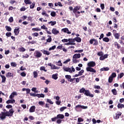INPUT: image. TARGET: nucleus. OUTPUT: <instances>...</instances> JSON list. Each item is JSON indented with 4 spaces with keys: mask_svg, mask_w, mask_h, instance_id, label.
I'll return each instance as SVG.
<instances>
[{
    "mask_svg": "<svg viewBox=\"0 0 124 124\" xmlns=\"http://www.w3.org/2000/svg\"><path fill=\"white\" fill-rule=\"evenodd\" d=\"M3 111L0 113V119L1 121L6 119V117H12L13 114H14V109L13 108L9 109V111L5 109H3Z\"/></svg>",
    "mask_w": 124,
    "mask_h": 124,
    "instance_id": "obj_1",
    "label": "nucleus"
},
{
    "mask_svg": "<svg viewBox=\"0 0 124 124\" xmlns=\"http://www.w3.org/2000/svg\"><path fill=\"white\" fill-rule=\"evenodd\" d=\"M79 93H84L86 96H90V97H93L94 95L91 93L90 90H86L85 88H82L79 90Z\"/></svg>",
    "mask_w": 124,
    "mask_h": 124,
    "instance_id": "obj_2",
    "label": "nucleus"
},
{
    "mask_svg": "<svg viewBox=\"0 0 124 124\" xmlns=\"http://www.w3.org/2000/svg\"><path fill=\"white\" fill-rule=\"evenodd\" d=\"M72 68V70H71ZM63 69L64 71L66 72H69V73H72V72H75V68L73 67V66L71 67V68L69 67H63Z\"/></svg>",
    "mask_w": 124,
    "mask_h": 124,
    "instance_id": "obj_3",
    "label": "nucleus"
},
{
    "mask_svg": "<svg viewBox=\"0 0 124 124\" xmlns=\"http://www.w3.org/2000/svg\"><path fill=\"white\" fill-rule=\"evenodd\" d=\"M90 43L93 44V46H96V45H98V41L95 39H92L90 40Z\"/></svg>",
    "mask_w": 124,
    "mask_h": 124,
    "instance_id": "obj_4",
    "label": "nucleus"
},
{
    "mask_svg": "<svg viewBox=\"0 0 124 124\" xmlns=\"http://www.w3.org/2000/svg\"><path fill=\"white\" fill-rule=\"evenodd\" d=\"M86 70L89 72H92V74H93V73H96V70H95L92 67H87L86 68Z\"/></svg>",
    "mask_w": 124,
    "mask_h": 124,
    "instance_id": "obj_5",
    "label": "nucleus"
},
{
    "mask_svg": "<svg viewBox=\"0 0 124 124\" xmlns=\"http://www.w3.org/2000/svg\"><path fill=\"white\" fill-rule=\"evenodd\" d=\"M79 108L81 109H88V106H82L81 105H78L75 107V110L78 111Z\"/></svg>",
    "mask_w": 124,
    "mask_h": 124,
    "instance_id": "obj_6",
    "label": "nucleus"
},
{
    "mask_svg": "<svg viewBox=\"0 0 124 124\" xmlns=\"http://www.w3.org/2000/svg\"><path fill=\"white\" fill-rule=\"evenodd\" d=\"M34 56L37 58H41L42 57V53L38 50H36L34 53Z\"/></svg>",
    "mask_w": 124,
    "mask_h": 124,
    "instance_id": "obj_7",
    "label": "nucleus"
},
{
    "mask_svg": "<svg viewBox=\"0 0 124 124\" xmlns=\"http://www.w3.org/2000/svg\"><path fill=\"white\" fill-rule=\"evenodd\" d=\"M80 8H78V6L75 7L74 9H73V12L74 14H75L76 18H78V17L80 16V15H77V11Z\"/></svg>",
    "mask_w": 124,
    "mask_h": 124,
    "instance_id": "obj_8",
    "label": "nucleus"
},
{
    "mask_svg": "<svg viewBox=\"0 0 124 124\" xmlns=\"http://www.w3.org/2000/svg\"><path fill=\"white\" fill-rule=\"evenodd\" d=\"M87 65L88 67H94V66L96 65V63L95 62L91 61L87 63Z\"/></svg>",
    "mask_w": 124,
    "mask_h": 124,
    "instance_id": "obj_9",
    "label": "nucleus"
},
{
    "mask_svg": "<svg viewBox=\"0 0 124 124\" xmlns=\"http://www.w3.org/2000/svg\"><path fill=\"white\" fill-rule=\"evenodd\" d=\"M20 32V27H16L14 30V33L15 35H18Z\"/></svg>",
    "mask_w": 124,
    "mask_h": 124,
    "instance_id": "obj_10",
    "label": "nucleus"
},
{
    "mask_svg": "<svg viewBox=\"0 0 124 124\" xmlns=\"http://www.w3.org/2000/svg\"><path fill=\"white\" fill-rule=\"evenodd\" d=\"M15 100L14 99H11L9 100H8L6 103H7V104H13L14 103H15Z\"/></svg>",
    "mask_w": 124,
    "mask_h": 124,
    "instance_id": "obj_11",
    "label": "nucleus"
},
{
    "mask_svg": "<svg viewBox=\"0 0 124 124\" xmlns=\"http://www.w3.org/2000/svg\"><path fill=\"white\" fill-rule=\"evenodd\" d=\"M81 58V54L80 53H76L73 56V59H80Z\"/></svg>",
    "mask_w": 124,
    "mask_h": 124,
    "instance_id": "obj_12",
    "label": "nucleus"
},
{
    "mask_svg": "<svg viewBox=\"0 0 124 124\" xmlns=\"http://www.w3.org/2000/svg\"><path fill=\"white\" fill-rule=\"evenodd\" d=\"M41 52L44 54V55H46L47 56H49L50 54H51V52L45 50V49H43L41 50Z\"/></svg>",
    "mask_w": 124,
    "mask_h": 124,
    "instance_id": "obj_13",
    "label": "nucleus"
},
{
    "mask_svg": "<svg viewBox=\"0 0 124 124\" xmlns=\"http://www.w3.org/2000/svg\"><path fill=\"white\" fill-rule=\"evenodd\" d=\"M15 95H17V92H13L9 96L10 99H13V98L14 97Z\"/></svg>",
    "mask_w": 124,
    "mask_h": 124,
    "instance_id": "obj_14",
    "label": "nucleus"
},
{
    "mask_svg": "<svg viewBox=\"0 0 124 124\" xmlns=\"http://www.w3.org/2000/svg\"><path fill=\"white\" fill-rule=\"evenodd\" d=\"M62 31H63V32H66L68 33V34H71V32L69 31V30L67 28H64L62 30Z\"/></svg>",
    "mask_w": 124,
    "mask_h": 124,
    "instance_id": "obj_15",
    "label": "nucleus"
},
{
    "mask_svg": "<svg viewBox=\"0 0 124 124\" xmlns=\"http://www.w3.org/2000/svg\"><path fill=\"white\" fill-rule=\"evenodd\" d=\"M35 107L34 106H31L30 109H29V111L30 113H33V112L35 111Z\"/></svg>",
    "mask_w": 124,
    "mask_h": 124,
    "instance_id": "obj_16",
    "label": "nucleus"
},
{
    "mask_svg": "<svg viewBox=\"0 0 124 124\" xmlns=\"http://www.w3.org/2000/svg\"><path fill=\"white\" fill-rule=\"evenodd\" d=\"M59 32H60V31H59L57 30V29H56V28L53 29L52 33H53V34L57 35Z\"/></svg>",
    "mask_w": 124,
    "mask_h": 124,
    "instance_id": "obj_17",
    "label": "nucleus"
},
{
    "mask_svg": "<svg viewBox=\"0 0 124 124\" xmlns=\"http://www.w3.org/2000/svg\"><path fill=\"white\" fill-rule=\"evenodd\" d=\"M122 116V112H118L116 113V116H115V119L118 120Z\"/></svg>",
    "mask_w": 124,
    "mask_h": 124,
    "instance_id": "obj_18",
    "label": "nucleus"
},
{
    "mask_svg": "<svg viewBox=\"0 0 124 124\" xmlns=\"http://www.w3.org/2000/svg\"><path fill=\"white\" fill-rule=\"evenodd\" d=\"M113 35H114L115 39H120V33H113Z\"/></svg>",
    "mask_w": 124,
    "mask_h": 124,
    "instance_id": "obj_19",
    "label": "nucleus"
},
{
    "mask_svg": "<svg viewBox=\"0 0 124 124\" xmlns=\"http://www.w3.org/2000/svg\"><path fill=\"white\" fill-rule=\"evenodd\" d=\"M57 117L58 119H61L62 120V119L64 118V115H63V114H58L57 115Z\"/></svg>",
    "mask_w": 124,
    "mask_h": 124,
    "instance_id": "obj_20",
    "label": "nucleus"
},
{
    "mask_svg": "<svg viewBox=\"0 0 124 124\" xmlns=\"http://www.w3.org/2000/svg\"><path fill=\"white\" fill-rule=\"evenodd\" d=\"M114 46L117 49H120L121 48V45L118 43V42H114Z\"/></svg>",
    "mask_w": 124,
    "mask_h": 124,
    "instance_id": "obj_21",
    "label": "nucleus"
},
{
    "mask_svg": "<svg viewBox=\"0 0 124 124\" xmlns=\"http://www.w3.org/2000/svg\"><path fill=\"white\" fill-rule=\"evenodd\" d=\"M6 77H7V78H10V77H13V74L12 73L8 72L6 74Z\"/></svg>",
    "mask_w": 124,
    "mask_h": 124,
    "instance_id": "obj_22",
    "label": "nucleus"
},
{
    "mask_svg": "<svg viewBox=\"0 0 124 124\" xmlns=\"http://www.w3.org/2000/svg\"><path fill=\"white\" fill-rule=\"evenodd\" d=\"M75 41H77V42L80 43L81 41H82V39L79 37H75Z\"/></svg>",
    "mask_w": 124,
    "mask_h": 124,
    "instance_id": "obj_23",
    "label": "nucleus"
},
{
    "mask_svg": "<svg viewBox=\"0 0 124 124\" xmlns=\"http://www.w3.org/2000/svg\"><path fill=\"white\" fill-rule=\"evenodd\" d=\"M2 80L1 83H5V81H6V78L4 76H1Z\"/></svg>",
    "mask_w": 124,
    "mask_h": 124,
    "instance_id": "obj_24",
    "label": "nucleus"
},
{
    "mask_svg": "<svg viewBox=\"0 0 124 124\" xmlns=\"http://www.w3.org/2000/svg\"><path fill=\"white\" fill-rule=\"evenodd\" d=\"M33 75L34 78H37V77H38V73L35 71L33 72Z\"/></svg>",
    "mask_w": 124,
    "mask_h": 124,
    "instance_id": "obj_25",
    "label": "nucleus"
},
{
    "mask_svg": "<svg viewBox=\"0 0 124 124\" xmlns=\"http://www.w3.org/2000/svg\"><path fill=\"white\" fill-rule=\"evenodd\" d=\"M42 15H43V16H45L46 17H49V15L47 14V13L45 11L42 12Z\"/></svg>",
    "mask_w": 124,
    "mask_h": 124,
    "instance_id": "obj_26",
    "label": "nucleus"
},
{
    "mask_svg": "<svg viewBox=\"0 0 124 124\" xmlns=\"http://www.w3.org/2000/svg\"><path fill=\"white\" fill-rule=\"evenodd\" d=\"M48 25H50V24H51V26H55V25H56V24H57V22L51 21L50 22H48Z\"/></svg>",
    "mask_w": 124,
    "mask_h": 124,
    "instance_id": "obj_27",
    "label": "nucleus"
},
{
    "mask_svg": "<svg viewBox=\"0 0 124 124\" xmlns=\"http://www.w3.org/2000/svg\"><path fill=\"white\" fill-rule=\"evenodd\" d=\"M52 78L54 80H57V79H58V74L52 75Z\"/></svg>",
    "mask_w": 124,
    "mask_h": 124,
    "instance_id": "obj_28",
    "label": "nucleus"
},
{
    "mask_svg": "<svg viewBox=\"0 0 124 124\" xmlns=\"http://www.w3.org/2000/svg\"><path fill=\"white\" fill-rule=\"evenodd\" d=\"M100 71H108L109 70V68L108 67H103L100 69Z\"/></svg>",
    "mask_w": 124,
    "mask_h": 124,
    "instance_id": "obj_29",
    "label": "nucleus"
},
{
    "mask_svg": "<svg viewBox=\"0 0 124 124\" xmlns=\"http://www.w3.org/2000/svg\"><path fill=\"white\" fill-rule=\"evenodd\" d=\"M117 107L119 108L122 109V108H124V104H122L121 103H118V104L117 105Z\"/></svg>",
    "mask_w": 124,
    "mask_h": 124,
    "instance_id": "obj_30",
    "label": "nucleus"
},
{
    "mask_svg": "<svg viewBox=\"0 0 124 124\" xmlns=\"http://www.w3.org/2000/svg\"><path fill=\"white\" fill-rule=\"evenodd\" d=\"M47 36L49 38L47 39H46V42L50 43V42H52V37H51V36L49 35Z\"/></svg>",
    "mask_w": 124,
    "mask_h": 124,
    "instance_id": "obj_31",
    "label": "nucleus"
},
{
    "mask_svg": "<svg viewBox=\"0 0 124 124\" xmlns=\"http://www.w3.org/2000/svg\"><path fill=\"white\" fill-rule=\"evenodd\" d=\"M56 64L59 66H62V63L61 61H59L58 62H56Z\"/></svg>",
    "mask_w": 124,
    "mask_h": 124,
    "instance_id": "obj_32",
    "label": "nucleus"
},
{
    "mask_svg": "<svg viewBox=\"0 0 124 124\" xmlns=\"http://www.w3.org/2000/svg\"><path fill=\"white\" fill-rule=\"evenodd\" d=\"M46 68L45 66H41L40 68V70L41 71H45V72H47V70L46 69Z\"/></svg>",
    "mask_w": 124,
    "mask_h": 124,
    "instance_id": "obj_33",
    "label": "nucleus"
},
{
    "mask_svg": "<svg viewBox=\"0 0 124 124\" xmlns=\"http://www.w3.org/2000/svg\"><path fill=\"white\" fill-rule=\"evenodd\" d=\"M24 2L26 4H31V0H24Z\"/></svg>",
    "mask_w": 124,
    "mask_h": 124,
    "instance_id": "obj_34",
    "label": "nucleus"
},
{
    "mask_svg": "<svg viewBox=\"0 0 124 124\" xmlns=\"http://www.w3.org/2000/svg\"><path fill=\"white\" fill-rule=\"evenodd\" d=\"M111 93H112L113 95H117V90L116 89L111 90Z\"/></svg>",
    "mask_w": 124,
    "mask_h": 124,
    "instance_id": "obj_35",
    "label": "nucleus"
},
{
    "mask_svg": "<svg viewBox=\"0 0 124 124\" xmlns=\"http://www.w3.org/2000/svg\"><path fill=\"white\" fill-rule=\"evenodd\" d=\"M103 41L105 42H109L110 41V39L108 37H105L103 39Z\"/></svg>",
    "mask_w": 124,
    "mask_h": 124,
    "instance_id": "obj_36",
    "label": "nucleus"
},
{
    "mask_svg": "<svg viewBox=\"0 0 124 124\" xmlns=\"http://www.w3.org/2000/svg\"><path fill=\"white\" fill-rule=\"evenodd\" d=\"M5 29L7 31H12V29L9 26H6Z\"/></svg>",
    "mask_w": 124,
    "mask_h": 124,
    "instance_id": "obj_37",
    "label": "nucleus"
},
{
    "mask_svg": "<svg viewBox=\"0 0 124 124\" xmlns=\"http://www.w3.org/2000/svg\"><path fill=\"white\" fill-rule=\"evenodd\" d=\"M80 61L77 60V58H73V62L74 63H77V62H79Z\"/></svg>",
    "mask_w": 124,
    "mask_h": 124,
    "instance_id": "obj_38",
    "label": "nucleus"
},
{
    "mask_svg": "<svg viewBox=\"0 0 124 124\" xmlns=\"http://www.w3.org/2000/svg\"><path fill=\"white\" fill-rule=\"evenodd\" d=\"M18 50L19 52H25L26 51V49L24 47H21L18 48Z\"/></svg>",
    "mask_w": 124,
    "mask_h": 124,
    "instance_id": "obj_39",
    "label": "nucleus"
},
{
    "mask_svg": "<svg viewBox=\"0 0 124 124\" xmlns=\"http://www.w3.org/2000/svg\"><path fill=\"white\" fill-rule=\"evenodd\" d=\"M65 77L66 78V79H67V80L68 81V82H69L71 78V76L70 75H66L65 76Z\"/></svg>",
    "mask_w": 124,
    "mask_h": 124,
    "instance_id": "obj_40",
    "label": "nucleus"
},
{
    "mask_svg": "<svg viewBox=\"0 0 124 124\" xmlns=\"http://www.w3.org/2000/svg\"><path fill=\"white\" fill-rule=\"evenodd\" d=\"M60 68L56 66L55 65L52 64L51 67V69H59Z\"/></svg>",
    "mask_w": 124,
    "mask_h": 124,
    "instance_id": "obj_41",
    "label": "nucleus"
},
{
    "mask_svg": "<svg viewBox=\"0 0 124 124\" xmlns=\"http://www.w3.org/2000/svg\"><path fill=\"white\" fill-rule=\"evenodd\" d=\"M28 45H30V44H35L36 42L35 41H29L27 42Z\"/></svg>",
    "mask_w": 124,
    "mask_h": 124,
    "instance_id": "obj_42",
    "label": "nucleus"
},
{
    "mask_svg": "<svg viewBox=\"0 0 124 124\" xmlns=\"http://www.w3.org/2000/svg\"><path fill=\"white\" fill-rule=\"evenodd\" d=\"M113 79H114V78L110 77V76L109 78H108V83H112V82H113Z\"/></svg>",
    "mask_w": 124,
    "mask_h": 124,
    "instance_id": "obj_43",
    "label": "nucleus"
},
{
    "mask_svg": "<svg viewBox=\"0 0 124 124\" xmlns=\"http://www.w3.org/2000/svg\"><path fill=\"white\" fill-rule=\"evenodd\" d=\"M34 6H35V3L33 2V3H32V4L30 5L31 9H33V8H34Z\"/></svg>",
    "mask_w": 124,
    "mask_h": 124,
    "instance_id": "obj_44",
    "label": "nucleus"
},
{
    "mask_svg": "<svg viewBox=\"0 0 124 124\" xmlns=\"http://www.w3.org/2000/svg\"><path fill=\"white\" fill-rule=\"evenodd\" d=\"M9 22H10V23H13V22H14V19H13V17L11 16L9 18Z\"/></svg>",
    "mask_w": 124,
    "mask_h": 124,
    "instance_id": "obj_45",
    "label": "nucleus"
},
{
    "mask_svg": "<svg viewBox=\"0 0 124 124\" xmlns=\"http://www.w3.org/2000/svg\"><path fill=\"white\" fill-rule=\"evenodd\" d=\"M32 31H41V29H40L39 28H32Z\"/></svg>",
    "mask_w": 124,
    "mask_h": 124,
    "instance_id": "obj_46",
    "label": "nucleus"
},
{
    "mask_svg": "<svg viewBox=\"0 0 124 124\" xmlns=\"http://www.w3.org/2000/svg\"><path fill=\"white\" fill-rule=\"evenodd\" d=\"M103 55H104V53H103V52L102 51H100L97 53V56H99V57H101L103 56Z\"/></svg>",
    "mask_w": 124,
    "mask_h": 124,
    "instance_id": "obj_47",
    "label": "nucleus"
},
{
    "mask_svg": "<svg viewBox=\"0 0 124 124\" xmlns=\"http://www.w3.org/2000/svg\"><path fill=\"white\" fill-rule=\"evenodd\" d=\"M69 42H70V43H72V45H76V44L75 43H74V42H75V39H72V40Z\"/></svg>",
    "mask_w": 124,
    "mask_h": 124,
    "instance_id": "obj_48",
    "label": "nucleus"
},
{
    "mask_svg": "<svg viewBox=\"0 0 124 124\" xmlns=\"http://www.w3.org/2000/svg\"><path fill=\"white\" fill-rule=\"evenodd\" d=\"M84 51V49H80V50H75V53H82Z\"/></svg>",
    "mask_w": 124,
    "mask_h": 124,
    "instance_id": "obj_49",
    "label": "nucleus"
},
{
    "mask_svg": "<svg viewBox=\"0 0 124 124\" xmlns=\"http://www.w3.org/2000/svg\"><path fill=\"white\" fill-rule=\"evenodd\" d=\"M46 102H48V103H49L50 104H54L53 101H52L50 99H47Z\"/></svg>",
    "mask_w": 124,
    "mask_h": 124,
    "instance_id": "obj_50",
    "label": "nucleus"
},
{
    "mask_svg": "<svg viewBox=\"0 0 124 124\" xmlns=\"http://www.w3.org/2000/svg\"><path fill=\"white\" fill-rule=\"evenodd\" d=\"M67 108L66 107H62L60 108V111L61 112H63V111H64L65 109H66Z\"/></svg>",
    "mask_w": 124,
    "mask_h": 124,
    "instance_id": "obj_51",
    "label": "nucleus"
},
{
    "mask_svg": "<svg viewBox=\"0 0 124 124\" xmlns=\"http://www.w3.org/2000/svg\"><path fill=\"white\" fill-rule=\"evenodd\" d=\"M117 77V74L116 73H112V74L110 75V77H112V78H115Z\"/></svg>",
    "mask_w": 124,
    "mask_h": 124,
    "instance_id": "obj_52",
    "label": "nucleus"
},
{
    "mask_svg": "<svg viewBox=\"0 0 124 124\" xmlns=\"http://www.w3.org/2000/svg\"><path fill=\"white\" fill-rule=\"evenodd\" d=\"M50 15L52 16V17H56V12L54 11L52 12Z\"/></svg>",
    "mask_w": 124,
    "mask_h": 124,
    "instance_id": "obj_53",
    "label": "nucleus"
},
{
    "mask_svg": "<svg viewBox=\"0 0 124 124\" xmlns=\"http://www.w3.org/2000/svg\"><path fill=\"white\" fill-rule=\"evenodd\" d=\"M84 72H85V71H84V70H81L80 71H79L78 72V74L79 75V76H81V75H83V73H84Z\"/></svg>",
    "mask_w": 124,
    "mask_h": 124,
    "instance_id": "obj_54",
    "label": "nucleus"
},
{
    "mask_svg": "<svg viewBox=\"0 0 124 124\" xmlns=\"http://www.w3.org/2000/svg\"><path fill=\"white\" fill-rule=\"evenodd\" d=\"M11 65L14 67H16L17 66V64L14 62H12L11 63Z\"/></svg>",
    "mask_w": 124,
    "mask_h": 124,
    "instance_id": "obj_55",
    "label": "nucleus"
},
{
    "mask_svg": "<svg viewBox=\"0 0 124 124\" xmlns=\"http://www.w3.org/2000/svg\"><path fill=\"white\" fill-rule=\"evenodd\" d=\"M56 46H53L49 48V51H52V50H55L56 49Z\"/></svg>",
    "mask_w": 124,
    "mask_h": 124,
    "instance_id": "obj_56",
    "label": "nucleus"
},
{
    "mask_svg": "<svg viewBox=\"0 0 124 124\" xmlns=\"http://www.w3.org/2000/svg\"><path fill=\"white\" fill-rule=\"evenodd\" d=\"M13 107L11 105H8L6 106V108H7V109H12Z\"/></svg>",
    "mask_w": 124,
    "mask_h": 124,
    "instance_id": "obj_57",
    "label": "nucleus"
},
{
    "mask_svg": "<svg viewBox=\"0 0 124 124\" xmlns=\"http://www.w3.org/2000/svg\"><path fill=\"white\" fill-rule=\"evenodd\" d=\"M94 88L95 89H96L97 90H100V89H101V88L100 87V86L99 85H94Z\"/></svg>",
    "mask_w": 124,
    "mask_h": 124,
    "instance_id": "obj_58",
    "label": "nucleus"
},
{
    "mask_svg": "<svg viewBox=\"0 0 124 124\" xmlns=\"http://www.w3.org/2000/svg\"><path fill=\"white\" fill-rule=\"evenodd\" d=\"M100 7L102 10H103V9L105 8V5H104V3L101 4Z\"/></svg>",
    "mask_w": 124,
    "mask_h": 124,
    "instance_id": "obj_59",
    "label": "nucleus"
},
{
    "mask_svg": "<svg viewBox=\"0 0 124 124\" xmlns=\"http://www.w3.org/2000/svg\"><path fill=\"white\" fill-rule=\"evenodd\" d=\"M20 75L21 76H22V77H26V75H27V74L25 72H23L20 73Z\"/></svg>",
    "mask_w": 124,
    "mask_h": 124,
    "instance_id": "obj_60",
    "label": "nucleus"
},
{
    "mask_svg": "<svg viewBox=\"0 0 124 124\" xmlns=\"http://www.w3.org/2000/svg\"><path fill=\"white\" fill-rule=\"evenodd\" d=\"M57 120H58L57 116L51 118L52 122H56V121H57Z\"/></svg>",
    "mask_w": 124,
    "mask_h": 124,
    "instance_id": "obj_61",
    "label": "nucleus"
},
{
    "mask_svg": "<svg viewBox=\"0 0 124 124\" xmlns=\"http://www.w3.org/2000/svg\"><path fill=\"white\" fill-rule=\"evenodd\" d=\"M41 28L42 29V30H48V28H47L46 27V26L44 25H43L41 27Z\"/></svg>",
    "mask_w": 124,
    "mask_h": 124,
    "instance_id": "obj_62",
    "label": "nucleus"
},
{
    "mask_svg": "<svg viewBox=\"0 0 124 124\" xmlns=\"http://www.w3.org/2000/svg\"><path fill=\"white\" fill-rule=\"evenodd\" d=\"M120 41V44H121L122 45H124V40H122V39L121 40H119Z\"/></svg>",
    "mask_w": 124,
    "mask_h": 124,
    "instance_id": "obj_63",
    "label": "nucleus"
},
{
    "mask_svg": "<svg viewBox=\"0 0 124 124\" xmlns=\"http://www.w3.org/2000/svg\"><path fill=\"white\" fill-rule=\"evenodd\" d=\"M120 51L122 53V54H124V47H122L120 48Z\"/></svg>",
    "mask_w": 124,
    "mask_h": 124,
    "instance_id": "obj_64",
    "label": "nucleus"
}]
</instances>
